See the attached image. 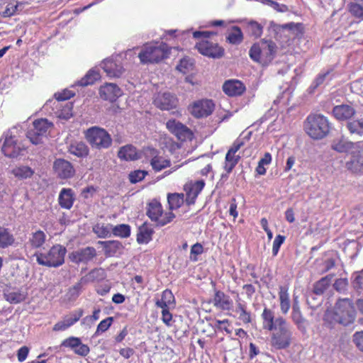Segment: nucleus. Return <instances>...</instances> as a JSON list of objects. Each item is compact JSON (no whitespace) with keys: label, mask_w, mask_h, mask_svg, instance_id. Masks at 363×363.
<instances>
[{"label":"nucleus","mask_w":363,"mask_h":363,"mask_svg":"<svg viewBox=\"0 0 363 363\" xmlns=\"http://www.w3.org/2000/svg\"><path fill=\"white\" fill-rule=\"evenodd\" d=\"M147 172L144 170H135L130 173L129 179L133 184H135L143 180L147 175Z\"/></svg>","instance_id":"nucleus-55"},{"label":"nucleus","mask_w":363,"mask_h":363,"mask_svg":"<svg viewBox=\"0 0 363 363\" xmlns=\"http://www.w3.org/2000/svg\"><path fill=\"white\" fill-rule=\"evenodd\" d=\"M167 45L163 43H146L138 57L143 64L158 62L167 56Z\"/></svg>","instance_id":"nucleus-6"},{"label":"nucleus","mask_w":363,"mask_h":363,"mask_svg":"<svg viewBox=\"0 0 363 363\" xmlns=\"http://www.w3.org/2000/svg\"><path fill=\"white\" fill-rule=\"evenodd\" d=\"M247 28L252 35L259 38L263 32V27L259 23L251 21L248 23Z\"/></svg>","instance_id":"nucleus-49"},{"label":"nucleus","mask_w":363,"mask_h":363,"mask_svg":"<svg viewBox=\"0 0 363 363\" xmlns=\"http://www.w3.org/2000/svg\"><path fill=\"white\" fill-rule=\"evenodd\" d=\"M75 200V194L74 191L69 188H63L61 189L59 197V205L65 209H70Z\"/></svg>","instance_id":"nucleus-27"},{"label":"nucleus","mask_w":363,"mask_h":363,"mask_svg":"<svg viewBox=\"0 0 363 363\" xmlns=\"http://www.w3.org/2000/svg\"><path fill=\"white\" fill-rule=\"evenodd\" d=\"M356 311L352 301L350 298H340L333 310H327L323 315L324 325L333 328L336 324L348 326L354 322Z\"/></svg>","instance_id":"nucleus-2"},{"label":"nucleus","mask_w":363,"mask_h":363,"mask_svg":"<svg viewBox=\"0 0 363 363\" xmlns=\"http://www.w3.org/2000/svg\"><path fill=\"white\" fill-rule=\"evenodd\" d=\"M122 94L121 89L113 83H106L99 89L101 98L111 102L115 101Z\"/></svg>","instance_id":"nucleus-18"},{"label":"nucleus","mask_w":363,"mask_h":363,"mask_svg":"<svg viewBox=\"0 0 363 363\" xmlns=\"http://www.w3.org/2000/svg\"><path fill=\"white\" fill-rule=\"evenodd\" d=\"M333 113L339 121H349L355 115L356 110L351 104H345L334 106Z\"/></svg>","instance_id":"nucleus-21"},{"label":"nucleus","mask_w":363,"mask_h":363,"mask_svg":"<svg viewBox=\"0 0 363 363\" xmlns=\"http://www.w3.org/2000/svg\"><path fill=\"white\" fill-rule=\"evenodd\" d=\"M101 67L109 77H119L124 72L121 62L113 58L104 60L101 63Z\"/></svg>","instance_id":"nucleus-15"},{"label":"nucleus","mask_w":363,"mask_h":363,"mask_svg":"<svg viewBox=\"0 0 363 363\" xmlns=\"http://www.w3.org/2000/svg\"><path fill=\"white\" fill-rule=\"evenodd\" d=\"M66 248L59 244L53 245L48 251L35 253L37 262L42 266L58 267L65 262Z\"/></svg>","instance_id":"nucleus-4"},{"label":"nucleus","mask_w":363,"mask_h":363,"mask_svg":"<svg viewBox=\"0 0 363 363\" xmlns=\"http://www.w3.org/2000/svg\"><path fill=\"white\" fill-rule=\"evenodd\" d=\"M240 159L239 155L233 154L232 152H227L225 157L224 169L227 174H230Z\"/></svg>","instance_id":"nucleus-41"},{"label":"nucleus","mask_w":363,"mask_h":363,"mask_svg":"<svg viewBox=\"0 0 363 363\" xmlns=\"http://www.w3.org/2000/svg\"><path fill=\"white\" fill-rule=\"evenodd\" d=\"M12 133L11 130L5 133V139L1 148L4 155L8 157H16L22 150L17 143V140L12 135Z\"/></svg>","instance_id":"nucleus-12"},{"label":"nucleus","mask_w":363,"mask_h":363,"mask_svg":"<svg viewBox=\"0 0 363 363\" xmlns=\"http://www.w3.org/2000/svg\"><path fill=\"white\" fill-rule=\"evenodd\" d=\"M263 3L269 7L272 8L274 10L278 11L284 13L288 11V6L278 3L277 1H272V0H264Z\"/></svg>","instance_id":"nucleus-54"},{"label":"nucleus","mask_w":363,"mask_h":363,"mask_svg":"<svg viewBox=\"0 0 363 363\" xmlns=\"http://www.w3.org/2000/svg\"><path fill=\"white\" fill-rule=\"evenodd\" d=\"M167 201L170 210L177 209L184 203V194L177 193L169 194Z\"/></svg>","instance_id":"nucleus-43"},{"label":"nucleus","mask_w":363,"mask_h":363,"mask_svg":"<svg viewBox=\"0 0 363 363\" xmlns=\"http://www.w3.org/2000/svg\"><path fill=\"white\" fill-rule=\"evenodd\" d=\"M14 242L15 238L10 230L3 226H0V248H7L11 246Z\"/></svg>","instance_id":"nucleus-34"},{"label":"nucleus","mask_w":363,"mask_h":363,"mask_svg":"<svg viewBox=\"0 0 363 363\" xmlns=\"http://www.w3.org/2000/svg\"><path fill=\"white\" fill-rule=\"evenodd\" d=\"M333 278V275L329 274L316 281L313 285L312 293L308 295V298L311 297L315 299V296H320L323 295L325 291L330 286Z\"/></svg>","instance_id":"nucleus-26"},{"label":"nucleus","mask_w":363,"mask_h":363,"mask_svg":"<svg viewBox=\"0 0 363 363\" xmlns=\"http://www.w3.org/2000/svg\"><path fill=\"white\" fill-rule=\"evenodd\" d=\"M276 50L277 46L274 42L262 40L251 47L249 55L252 60L264 65L274 59Z\"/></svg>","instance_id":"nucleus-5"},{"label":"nucleus","mask_w":363,"mask_h":363,"mask_svg":"<svg viewBox=\"0 0 363 363\" xmlns=\"http://www.w3.org/2000/svg\"><path fill=\"white\" fill-rule=\"evenodd\" d=\"M112 233L115 236L128 238L130 235V227L127 224L112 226Z\"/></svg>","instance_id":"nucleus-46"},{"label":"nucleus","mask_w":363,"mask_h":363,"mask_svg":"<svg viewBox=\"0 0 363 363\" xmlns=\"http://www.w3.org/2000/svg\"><path fill=\"white\" fill-rule=\"evenodd\" d=\"M118 156L124 160H136L140 158V155L136 148L132 145H127L120 148Z\"/></svg>","instance_id":"nucleus-30"},{"label":"nucleus","mask_w":363,"mask_h":363,"mask_svg":"<svg viewBox=\"0 0 363 363\" xmlns=\"http://www.w3.org/2000/svg\"><path fill=\"white\" fill-rule=\"evenodd\" d=\"M11 173L16 178L22 180L30 178L34 174V170L28 166L19 165L13 168Z\"/></svg>","instance_id":"nucleus-36"},{"label":"nucleus","mask_w":363,"mask_h":363,"mask_svg":"<svg viewBox=\"0 0 363 363\" xmlns=\"http://www.w3.org/2000/svg\"><path fill=\"white\" fill-rule=\"evenodd\" d=\"M150 164L155 172H160L170 166L171 162L165 157L157 154L155 149H150Z\"/></svg>","instance_id":"nucleus-24"},{"label":"nucleus","mask_w":363,"mask_h":363,"mask_svg":"<svg viewBox=\"0 0 363 363\" xmlns=\"http://www.w3.org/2000/svg\"><path fill=\"white\" fill-rule=\"evenodd\" d=\"M146 214L152 221L155 222L160 226L167 225L175 217L172 212L163 213L161 203L155 199L151 201L147 204Z\"/></svg>","instance_id":"nucleus-9"},{"label":"nucleus","mask_w":363,"mask_h":363,"mask_svg":"<svg viewBox=\"0 0 363 363\" xmlns=\"http://www.w3.org/2000/svg\"><path fill=\"white\" fill-rule=\"evenodd\" d=\"M354 144L344 137L335 138L331 143V148L340 153H346L354 148Z\"/></svg>","instance_id":"nucleus-29"},{"label":"nucleus","mask_w":363,"mask_h":363,"mask_svg":"<svg viewBox=\"0 0 363 363\" xmlns=\"http://www.w3.org/2000/svg\"><path fill=\"white\" fill-rule=\"evenodd\" d=\"M223 91L230 96L241 95L245 90V86L239 80L231 79L226 81L223 85Z\"/></svg>","instance_id":"nucleus-25"},{"label":"nucleus","mask_w":363,"mask_h":363,"mask_svg":"<svg viewBox=\"0 0 363 363\" xmlns=\"http://www.w3.org/2000/svg\"><path fill=\"white\" fill-rule=\"evenodd\" d=\"M80 342H81L80 338L75 337H70L65 339L62 342V346H64L66 347H69L74 350L77 346H79Z\"/></svg>","instance_id":"nucleus-58"},{"label":"nucleus","mask_w":363,"mask_h":363,"mask_svg":"<svg viewBox=\"0 0 363 363\" xmlns=\"http://www.w3.org/2000/svg\"><path fill=\"white\" fill-rule=\"evenodd\" d=\"M296 40H298L299 48L301 50H305L308 48L309 40L303 38L304 27L302 23H296Z\"/></svg>","instance_id":"nucleus-45"},{"label":"nucleus","mask_w":363,"mask_h":363,"mask_svg":"<svg viewBox=\"0 0 363 363\" xmlns=\"http://www.w3.org/2000/svg\"><path fill=\"white\" fill-rule=\"evenodd\" d=\"M226 40L232 45H239L243 40V34L238 26H233L226 36Z\"/></svg>","instance_id":"nucleus-39"},{"label":"nucleus","mask_w":363,"mask_h":363,"mask_svg":"<svg viewBox=\"0 0 363 363\" xmlns=\"http://www.w3.org/2000/svg\"><path fill=\"white\" fill-rule=\"evenodd\" d=\"M352 341L357 347L363 352V331L356 332L353 335Z\"/></svg>","instance_id":"nucleus-63"},{"label":"nucleus","mask_w":363,"mask_h":363,"mask_svg":"<svg viewBox=\"0 0 363 363\" xmlns=\"http://www.w3.org/2000/svg\"><path fill=\"white\" fill-rule=\"evenodd\" d=\"M345 126L351 135L363 136V118L349 121Z\"/></svg>","instance_id":"nucleus-38"},{"label":"nucleus","mask_w":363,"mask_h":363,"mask_svg":"<svg viewBox=\"0 0 363 363\" xmlns=\"http://www.w3.org/2000/svg\"><path fill=\"white\" fill-rule=\"evenodd\" d=\"M100 78L99 73L94 69H90L87 74L78 82L79 86H85L94 84Z\"/></svg>","instance_id":"nucleus-44"},{"label":"nucleus","mask_w":363,"mask_h":363,"mask_svg":"<svg viewBox=\"0 0 363 363\" xmlns=\"http://www.w3.org/2000/svg\"><path fill=\"white\" fill-rule=\"evenodd\" d=\"M84 311L82 309L73 311L69 316H67L64 318V320L67 323L68 328L73 325L77 323L80 318L83 315Z\"/></svg>","instance_id":"nucleus-50"},{"label":"nucleus","mask_w":363,"mask_h":363,"mask_svg":"<svg viewBox=\"0 0 363 363\" xmlns=\"http://www.w3.org/2000/svg\"><path fill=\"white\" fill-rule=\"evenodd\" d=\"M211 34L212 33L209 31L194 32V38L202 39L199 43H196V47L198 51L203 55L213 58H219L223 55V49L217 43H213L208 40Z\"/></svg>","instance_id":"nucleus-7"},{"label":"nucleus","mask_w":363,"mask_h":363,"mask_svg":"<svg viewBox=\"0 0 363 363\" xmlns=\"http://www.w3.org/2000/svg\"><path fill=\"white\" fill-rule=\"evenodd\" d=\"M18 3L15 1H9L6 6V9L4 11V16H11L13 15H14L17 11V8H18Z\"/></svg>","instance_id":"nucleus-61"},{"label":"nucleus","mask_w":363,"mask_h":363,"mask_svg":"<svg viewBox=\"0 0 363 363\" xmlns=\"http://www.w3.org/2000/svg\"><path fill=\"white\" fill-rule=\"evenodd\" d=\"M214 109V104L209 99L194 101L189 107V111L196 118H203L211 115Z\"/></svg>","instance_id":"nucleus-11"},{"label":"nucleus","mask_w":363,"mask_h":363,"mask_svg":"<svg viewBox=\"0 0 363 363\" xmlns=\"http://www.w3.org/2000/svg\"><path fill=\"white\" fill-rule=\"evenodd\" d=\"M193 63L189 59L183 58L180 60L179 64L177 66L178 71L183 74L188 73L192 69Z\"/></svg>","instance_id":"nucleus-52"},{"label":"nucleus","mask_w":363,"mask_h":363,"mask_svg":"<svg viewBox=\"0 0 363 363\" xmlns=\"http://www.w3.org/2000/svg\"><path fill=\"white\" fill-rule=\"evenodd\" d=\"M86 138L89 144L97 149H106L112 144L110 134L104 128L94 126L86 132Z\"/></svg>","instance_id":"nucleus-8"},{"label":"nucleus","mask_w":363,"mask_h":363,"mask_svg":"<svg viewBox=\"0 0 363 363\" xmlns=\"http://www.w3.org/2000/svg\"><path fill=\"white\" fill-rule=\"evenodd\" d=\"M46 240L45 233L40 230L30 234L28 244L33 249L41 247Z\"/></svg>","instance_id":"nucleus-33"},{"label":"nucleus","mask_w":363,"mask_h":363,"mask_svg":"<svg viewBox=\"0 0 363 363\" xmlns=\"http://www.w3.org/2000/svg\"><path fill=\"white\" fill-rule=\"evenodd\" d=\"M53 169L60 179L72 178L75 173L72 164L64 159H57L53 164Z\"/></svg>","instance_id":"nucleus-14"},{"label":"nucleus","mask_w":363,"mask_h":363,"mask_svg":"<svg viewBox=\"0 0 363 363\" xmlns=\"http://www.w3.org/2000/svg\"><path fill=\"white\" fill-rule=\"evenodd\" d=\"M27 296L26 290L23 288L9 287L4 290V297L11 304H18L24 301Z\"/></svg>","instance_id":"nucleus-17"},{"label":"nucleus","mask_w":363,"mask_h":363,"mask_svg":"<svg viewBox=\"0 0 363 363\" xmlns=\"http://www.w3.org/2000/svg\"><path fill=\"white\" fill-rule=\"evenodd\" d=\"M177 98L169 92L159 93L154 99L155 105L162 110H171L177 107Z\"/></svg>","instance_id":"nucleus-13"},{"label":"nucleus","mask_w":363,"mask_h":363,"mask_svg":"<svg viewBox=\"0 0 363 363\" xmlns=\"http://www.w3.org/2000/svg\"><path fill=\"white\" fill-rule=\"evenodd\" d=\"M167 128L174 134L178 139L181 140H186L191 139L192 137L191 131L184 125L180 122L173 121H169L167 123Z\"/></svg>","instance_id":"nucleus-19"},{"label":"nucleus","mask_w":363,"mask_h":363,"mask_svg":"<svg viewBox=\"0 0 363 363\" xmlns=\"http://www.w3.org/2000/svg\"><path fill=\"white\" fill-rule=\"evenodd\" d=\"M56 108H58L56 112L58 118L67 120L72 116L73 104L71 102L61 104L60 101H57Z\"/></svg>","instance_id":"nucleus-35"},{"label":"nucleus","mask_w":363,"mask_h":363,"mask_svg":"<svg viewBox=\"0 0 363 363\" xmlns=\"http://www.w3.org/2000/svg\"><path fill=\"white\" fill-rule=\"evenodd\" d=\"M82 281L83 279H82L79 282H77L72 288L69 289L68 293L71 298H76L79 295L82 289Z\"/></svg>","instance_id":"nucleus-64"},{"label":"nucleus","mask_w":363,"mask_h":363,"mask_svg":"<svg viewBox=\"0 0 363 363\" xmlns=\"http://www.w3.org/2000/svg\"><path fill=\"white\" fill-rule=\"evenodd\" d=\"M350 11L356 18L363 20V7L361 5L357 3H351L350 4Z\"/></svg>","instance_id":"nucleus-56"},{"label":"nucleus","mask_w":363,"mask_h":363,"mask_svg":"<svg viewBox=\"0 0 363 363\" xmlns=\"http://www.w3.org/2000/svg\"><path fill=\"white\" fill-rule=\"evenodd\" d=\"M162 308V320L168 327L172 325V314L169 310L171 308Z\"/></svg>","instance_id":"nucleus-57"},{"label":"nucleus","mask_w":363,"mask_h":363,"mask_svg":"<svg viewBox=\"0 0 363 363\" xmlns=\"http://www.w3.org/2000/svg\"><path fill=\"white\" fill-rule=\"evenodd\" d=\"M155 305L158 308H174L175 299L172 292L166 289L162 294V297L155 302Z\"/></svg>","instance_id":"nucleus-31"},{"label":"nucleus","mask_w":363,"mask_h":363,"mask_svg":"<svg viewBox=\"0 0 363 363\" xmlns=\"http://www.w3.org/2000/svg\"><path fill=\"white\" fill-rule=\"evenodd\" d=\"M281 310L284 313H286L290 308V300L288 293V289L285 286H281L279 293Z\"/></svg>","instance_id":"nucleus-42"},{"label":"nucleus","mask_w":363,"mask_h":363,"mask_svg":"<svg viewBox=\"0 0 363 363\" xmlns=\"http://www.w3.org/2000/svg\"><path fill=\"white\" fill-rule=\"evenodd\" d=\"M273 28L277 33H283L286 36L293 34L295 29L294 23H285L282 25L274 24Z\"/></svg>","instance_id":"nucleus-48"},{"label":"nucleus","mask_w":363,"mask_h":363,"mask_svg":"<svg viewBox=\"0 0 363 363\" xmlns=\"http://www.w3.org/2000/svg\"><path fill=\"white\" fill-rule=\"evenodd\" d=\"M346 167L354 173H363V155L353 156Z\"/></svg>","instance_id":"nucleus-40"},{"label":"nucleus","mask_w":363,"mask_h":363,"mask_svg":"<svg viewBox=\"0 0 363 363\" xmlns=\"http://www.w3.org/2000/svg\"><path fill=\"white\" fill-rule=\"evenodd\" d=\"M98 244L103 247L104 253L108 257L121 254L123 250L122 243L118 240L99 241Z\"/></svg>","instance_id":"nucleus-28"},{"label":"nucleus","mask_w":363,"mask_h":363,"mask_svg":"<svg viewBox=\"0 0 363 363\" xmlns=\"http://www.w3.org/2000/svg\"><path fill=\"white\" fill-rule=\"evenodd\" d=\"M96 250L91 247H86L72 252L69 255V259L76 264L87 263L96 256Z\"/></svg>","instance_id":"nucleus-16"},{"label":"nucleus","mask_w":363,"mask_h":363,"mask_svg":"<svg viewBox=\"0 0 363 363\" xmlns=\"http://www.w3.org/2000/svg\"><path fill=\"white\" fill-rule=\"evenodd\" d=\"M236 307L235 309V317L241 323L246 325L252 322V313L247 310V304L245 301H242L239 295L237 296Z\"/></svg>","instance_id":"nucleus-20"},{"label":"nucleus","mask_w":363,"mask_h":363,"mask_svg":"<svg viewBox=\"0 0 363 363\" xmlns=\"http://www.w3.org/2000/svg\"><path fill=\"white\" fill-rule=\"evenodd\" d=\"M303 128L311 138L321 140L329 135L332 129V123L323 114L311 113L304 121Z\"/></svg>","instance_id":"nucleus-3"},{"label":"nucleus","mask_w":363,"mask_h":363,"mask_svg":"<svg viewBox=\"0 0 363 363\" xmlns=\"http://www.w3.org/2000/svg\"><path fill=\"white\" fill-rule=\"evenodd\" d=\"M212 303L216 308L221 311H230L233 307L230 297L221 291L215 292Z\"/></svg>","instance_id":"nucleus-23"},{"label":"nucleus","mask_w":363,"mask_h":363,"mask_svg":"<svg viewBox=\"0 0 363 363\" xmlns=\"http://www.w3.org/2000/svg\"><path fill=\"white\" fill-rule=\"evenodd\" d=\"M113 318L112 317H108L106 319L101 320L97 326L95 335L97 336L100 333L106 331L113 323Z\"/></svg>","instance_id":"nucleus-53"},{"label":"nucleus","mask_w":363,"mask_h":363,"mask_svg":"<svg viewBox=\"0 0 363 363\" xmlns=\"http://www.w3.org/2000/svg\"><path fill=\"white\" fill-rule=\"evenodd\" d=\"M73 96H74V93L69 90H64L62 92L55 94V97L57 101H66Z\"/></svg>","instance_id":"nucleus-62"},{"label":"nucleus","mask_w":363,"mask_h":363,"mask_svg":"<svg viewBox=\"0 0 363 363\" xmlns=\"http://www.w3.org/2000/svg\"><path fill=\"white\" fill-rule=\"evenodd\" d=\"M112 225L97 224L93 228V231L99 238H104L108 237L112 231Z\"/></svg>","instance_id":"nucleus-47"},{"label":"nucleus","mask_w":363,"mask_h":363,"mask_svg":"<svg viewBox=\"0 0 363 363\" xmlns=\"http://www.w3.org/2000/svg\"><path fill=\"white\" fill-rule=\"evenodd\" d=\"M203 246L197 242L191 246L190 259L192 261H197V256L203 253Z\"/></svg>","instance_id":"nucleus-59"},{"label":"nucleus","mask_w":363,"mask_h":363,"mask_svg":"<svg viewBox=\"0 0 363 363\" xmlns=\"http://www.w3.org/2000/svg\"><path fill=\"white\" fill-rule=\"evenodd\" d=\"M348 285V281L347 279H338L333 284L334 289L340 292L343 293L347 290V287Z\"/></svg>","instance_id":"nucleus-60"},{"label":"nucleus","mask_w":363,"mask_h":363,"mask_svg":"<svg viewBox=\"0 0 363 363\" xmlns=\"http://www.w3.org/2000/svg\"><path fill=\"white\" fill-rule=\"evenodd\" d=\"M69 152L79 157H84L88 155L89 148L83 142H74L69 146Z\"/></svg>","instance_id":"nucleus-37"},{"label":"nucleus","mask_w":363,"mask_h":363,"mask_svg":"<svg viewBox=\"0 0 363 363\" xmlns=\"http://www.w3.org/2000/svg\"><path fill=\"white\" fill-rule=\"evenodd\" d=\"M333 69H328L323 73H320L317 77L315 78V81H314V84H315V87H318L320 85L323 84L324 83V82L325 81H330L332 79V75H331V72H332Z\"/></svg>","instance_id":"nucleus-51"},{"label":"nucleus","mask_w":363,"mask_h":363,"mask_svg":"<svg viewBox=\"0 0 363 363\" xmlns=\"http://www.w3.org/2000/svg\"><path fill=\"white\" fill-rule=\"evenodd\" d=\"M154 231L147 224H143L138 229L137 242L139 244H147L151 240Z\"/></svg>","instance_id":"nucleus-32"},{"label":"nucleus","mask_w":363,"mask_h":363,"mask_svg":"<svg viewBox=\"0 0 363 363\" xmlns=\"http://www.w3.org/2000/svg\"><path fill=\"white\" fill-rule=\"evenodd\" d=\"M51 125L52 123L45 118L35 120L33 123V128L27 133V138L34 145L41 143Z\"/></svg>","instance_id":"nucleus-10"},{"label":"nucleus","mask_w":363,"mask_h":363,"mask_svg":"<svg viewBox=\"0 0 363 363\" xmlns=\"http://www.w3.org/2000/svg\"><path fill=\"white\" fill-rule=\"evenodd\" d=\"M204 186L205 182L203 180H199L185 186L184 190L186 194V201L189 205L194 203L196 199L201 193Z\"/></svg>","instance_id":"nucleus-22"},{"label":"nucleus","mask_w":363,"mask_h":363,"mask_svg":"<svg viewBox=\"0 0 363 363\" xmlns=\"http://www.w3.org/2000/svg\"><path fill=\"white\" fill-rule=\"evenodd\" d=\"M263 328L273 331L272 345L278 349L286 347L290 342L291 333L286 321L281 317L274 319V313L265 308L262 312Z\"/></svg>","instance_id":"nucleus-1"}]
</instances>
